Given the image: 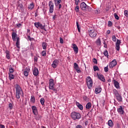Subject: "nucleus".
Wrapping results in <instances>:
<instances>
[{
	"instance_id": "bb28decb",
	"label": "nucleus",
	"mask_w": 128,
	"mask_h": 128,
	"mask_svg": "<svg viewBox=\"0 0 128 128\" xmlns=\"http://www.w3.org/2000/svg\"><path fill=\"white\" fill-rule=\"evenodd\" d=\"M6 58H8V60H10V54L9 51L6 50Z\"/></svg>"
},
{
	"instance_id": "0e129e2a",
	"label": "nucleus",
	"mask_w": 128,
	"mask_h": 128,
	"mask_svg": "<svg viewBox=\"0 0 128 128\" xmlns=\"http://www.w3.org/2000/svg\"><path fill=\"white\" fill-rule=\"evenodd\" d=\"M27 31L28 32H30V30L28 29Z\"/></svg>"
},
{
	"instance_id": "680f3d73",
	"label": "nucleus",
	"mask_w": 128,
	"mask_h": 128,
	"mask_svg": "<svg viewBox=\"0 0 128 128\" xmlns=\"http://www.w3.org/2000/svg\"><path fill=\"white\" fill-rule=\"evenodd\" d=\"M17 26H18V28H20V26H22V24H17Z\"/></svg>"
},
{
	"instance_id": "5fc2aeb1",
	"label": "nucleus",
	"mask_w": 128,
	"mask_h": 128,
	"mask_svg": "<svg viewBox=\"0 0 128 128\" xmlns=\"http://www.w3.org/2000/svg\"><path fill=\"white\" fill-rule=\"evenodd\" d=\"M58 6L59 10H60L62 8V4L60 3L58 4Z\"/></svg>"
},
{
	"instance_id": "f03ea898",
	"label": "nucleus",
	"mask_w": 128,
	"mask_h": 128,
	"mask_svg": "<svg viewBox=\"0 0 128 128\" xmlns=\"http://www.w3.org/2000/svg\"><path fill=\"white\" fill-rule=\"evenodd\" d=\"M70 116L73 120H78L82 118V114L80 112H73L71 113Z\"/></svg>"
},
{
	"instance_id": "f704fd0d",
	"label": "nucleus",
	"mask_w": 128,
	"mask_h": 128,
	"mask_svg": "<svg viewBox=\"0 0 128 128\" xmlns=\"http://www.w3.org/2000/svg\"><path fill=\"white\" fill-rule=\"evenodd\" d=\"M9 79L10 80H14V75L12 74V73H9Z\"/></svg>"
},
{
	"instance_id": "ddd939ff",
	"label": "nucleus",
	"mask_w": 128,
	"mask_h": 128,
	"mask_svg": "<svg viewBox=\"0 0 128 128\" xmlns=\"http://www.w3.org/2000/svg\"><path fill=\"white\" fill-rule=\"evenodd\" d=\"M72 48H73L74 52L76 54H78V46H76V44H72Z\"/></svg>"
},
{
	"instance_id": "c85d7f7f",
	"label": "nucleus",
	"mask_w": 128,
	"mask_h": 128,
	"mask_svg": "<svg viewBox=\"0 0 128 128\" xmlns=\"http://www.w3.org/2000/svg\"><path fill=\"white\" fill-rule=\"evenodd\" d=\"M17 8H18V10H22V8H24V6L22 4L18 3L17 4Z\"/></svg>"
},
{
	"instance_id": "6e6d98bb",
	"label": "nucleus",
	"mask_w": 128,
	"mask_h": 128,
	"mask_svg": "<svg viewBox=\"0 0 128 128\" xmlns=\"http://www.w3.org/2000/svg\"><path fill=\"white\" fill-rule=\"evenodd\" d=\"M104 48H108V45L106 44V42H104Z\"/></svg>"
},
{
	"instance_id": "f3484780",
	"label": "nucleus",
	"mask_w": 128,
	"mask_h": 128,
	"mask_svg": "<svg viewBox=\"0 0 128 128\" xmlns=\"http://www.w3.org/2000/svg\"><path fill=\"white\" fill-rule=\"evenodd\" d=\"M33 74L35 76H38V69L36 68H34L33 70Z\"/></svg>"
},
{
	"instance_id": "09e8293b",
	"label": "nucleus",
	"mask_w": 128,
	"mask_h": 128,
	"mask_svg": "<svg viewBox=\"0 0 128 128\" xmlns=\"http://www.w3.org/2000/svg\"><path fill=\"white\" fill-rule=\"evenodd\" d=\"M93 62H94V64H98V60H96V58H93Z\"/></svg>"
},
{
	"instance_id": "412c9836",
	"label": "nucleus",
	"mask_w": 128,
	"mask_h": 128,
	"mask_svg": "<svg viewBox=\"0 0 128 128\" xmlns=\"http://www.w3.org/2000/svg\"><path fill=\"white\" fill-rule=\"evenodd\" d=\"M16 46L18 48H20V37H16Z\"/></svg>"
},
{
	"instance_id": "ea45409f",
	"label": "nucleus",
	"mask_w": 128,
	"mask_h": 128,
	"mask_svg": "<svg viewBox=\"0 0 128 128\" xmlns=\"http://www.w3.org/2000/svg\"><path fill=\"white\" fill-rule=\"evenodd\" d=\"M75 10L76 12H80V6H76L75 8Z\"/></svg>"
},
{
	"instance_id": "423d86ee",
	"label": "nucleus",
	"mask_w": 128,
	"mask_h": 128,
	"mask_svg": "<svg viewBox=\"0 0 128 128\" xmlns=\"http://www.w3.org/2000/svg\"><path fill=\"white\" fill-rule=\"evenodd\" d=\"M88 32L90 38H96V34H98L96 31L92 28H89Z\"/></svg>"
},
{
	"instance_id": "f8f14e48",
	"label": "nucleus",
	"mask_w": 128,
	"mask_h": 128,
	"mask_svg": "<svg viewBox=\"0 0 128 128\" xmlns=\"http://www.w3.org/2000/svg\"><path fill=\"white\" fill-rule=\"evenodd\" d=\"M120 44H122V41L118 39L117 42L116 44V50H120Z\"/></svg>"
},
{
	"instance_id": "3c124183",
	"label": "nucleus",
	"mask_w": 128,
	"mask_h": 128,
	"mask_svg": "<svg viewBox=\"0 0 128 128\" xmlns=\"http://www.w3.org/2000/svg\"><path fill=\"white\" fill-rule=\"evenodd\" d=\"M80 2V0H75V4L76 6H78V2Z\"/></svg>"
},
{
	"instance_id": "0eeeda50",
	"label": "nucleus",
	"mask_w": 128,
	"mask_h": 128,
	"mask_svg": "<svg viewBox=\"0 0 128 128\" xmlns=\"http://www.w3.org/2000/svg\"><path fill=\"white\" fill-rule=\"evenodd\" d=\"M48 6H49V12L50 14H52L54 12V3L50 1L48 3Z\"/></svg>"
},
{
	"instance_id": "603ef678",
	"label": "nucleus",
	"mask_w": 128,
	"mask_h": 128,
	"mask_svg": "<svg viewBox=\"0 0 128 128\" xmlns=\"http://www.w3.org/2000/svg\"><path fill=\"white\" fill-rule=\"evenodd\" d=\"M60 44H64V39L62 38H60Z\"/></svg>"
},
{
	"instance_id": "f257e3e1",
	"label": "nucleus",
	"mask_w": 128,
	"mask_h": 128,
	"mask_svg": "<svg viewBox=\"0 0 128 128\" xmlns=\"http://www.w3.org/2000/svg\"><path fill=\"white\" fill-rule=\"evenodd\" d=\"M15 88L16 89V98L18 100L20 98V96H24V92L20 85H15Z\"/></svg>"
},
{
	"instance_id": "e2e57ef3",
	"label": "nucleus",
	"mask_w": 128,
	"mask_h": 128,
	"mask_svg": "<svg viewBox=\"0 0 128 128\" xmlns=\"http://www.w3.org/2000/svg\"><path fill=\"white\" fill-rule=\"evenodd\" d=\"M117 28H118V30H120V26H118L117 27Z\"/></svg>"
},
{
	"instance_id": "9d476101",
	"label": "nucleus",
	"mask_w": 128,
	"mask_h": 128,
	"mask_svg": "<svg viewBox=\"0 0 128 128\" xmlns=\"http://www.w3.org/2000/svg\"><path fill=\"white\" fill-rule=\"evenodd\" d=\"M80 8L82 10H86L88 8V5H86L84 2H82L80 4Z\"/></svg>"
},
{
	"instance_id": "a878e982",
	"label": "nucleus",
	"mask_w": 128,
	"mask_h": 128,
	"mask_svg": "<svg viewBox=\"0 0 128 128\" xmlns=\"http://www.w3.org/2000/svg\"><path fill=\"white\" fill-rule=\"evenodd\" d=\"M113 94L116 96H118L120 95V94L118 93V90L116 89H114L113 90Z\"/></svg>"
},
{
	"instance_id": "2eb2a0df",
	"label": "nucleus",
	"mask_w": 128,
	"mask_h": 128,
	"mask_svg": "<svg viewBox=\"0 0 128 128\" xmlns=\"http://www.w3.org/2000/svg\"><path fill=\"white\" fill-rule=\"evenodd\" d=\"M97 76L99 80H102V82H106V79H104V76L102 74H99L98 73Z\"/></svg>"
},
{
	"instance_id": "4468645a",
	"label": "nucleus",
	"mask_w": 128,
	"mask_h": 128,
	"mask_svg": "<svg viewBox=\"0 0 128 128\" xmlns=\"http://www.w3.org/2000/svg\"><path fill=\"white\" fill-rule=\"evenodd\" d=\"M74 68L76 70L77 72H81L82 70H80V66H78V65L76 62L74 63Z\"/></svg>"
},
{
	"instance_id": "052dcab7",
	"label": "nucleus",
	"mask_w": 128,
	"mask_h": 128,
	"mask_svg": "<svg viewBox=\"0 0 128 128\" xmlns=\"http://www.w3.org/2000/svg\"><path fill=\"white\" fill-rule=\"evenodd\" d=\"M106 34H110V30H107Z\"/></svg>"
},
{
	"instance_id": "e433bc0d",
	"label": "nucleus",
	"mask_w": 128,
	"mask_h": 128,
	"mask_svg": "<svg viewBox=\"0 0 128 128\" xmlns=\"http://www.w3.org/2000/svg\"><path fill=\"white\" fill-rule=\"evenodd\" d=\"M41 54L42 56H46V50H42V52Z\"/></svg>"
},
{
	"instance_id": "473e14b6",
	"label": "nucleus",
	"mask_w": 128,
	"mask_h": 128,
	"mask_svg": "<svg viewBox=\"0 0 128 128\" xmlns=\"http://www.w3.org/2000/svg\"><path fill=\"white\" fill-rule=\"evenodd\" d=\"M54 2L56 6H58V4H60V2H62V0H54Z\"/></svg>"
},
{
	"instance_id": "de8ad7c7",
	"label": "nucleus",
	"mask_w": 128,
	"mask_h": 128,
	"mask_svg": "<svg viewBox=\"0 0 128 128\" xmlns=\"http://www.w3.org/2000/svg\"><path fill=\"white\" fill-rule=\"evenodd\" d=\"M124 16H126V18H128V10H125L124 12Z\"/></svg>"
},
{
	"instance_id": "7ed1b4c3",
	"label": "nucleus",
	"mask_w": 128,
	"mask_h": 128,
	"mask_svg": "<svg viewBox=\"0 0 128 128\" xmlns=\"http://www.w3.org/2000/svg\"><path fill=\"white\" fill-rule=\"evenodd\" d=\"M49 90H52L56 93V89L54 87V80L52 78L49 80Z\"/></svg>"
},
{
	"instance_id": "338daca9",
	"label": "nucleus",
	"mask_w": 128,
	"mask_h": 128,
	"mask_svg": "<svg viewBox=\"0 0 128 128\" xmlns=\"http://www.w3.org/2000/svg\"><path fill=\"white\" fill-rule=\"evenodd\" d=\"M39 116V118H42V116Z\"/></svg>"
},
{
	"instance_id": "c9c22d12",
	"label": "nucleus",
	"mask_w": 128,
	"mask_h": 128,
	"mask_svg": "<svg viewBox=\"0 0 128 128\" xmlns=\"http://www.w3.org/2000/svg\"><path fill=\"white\" fill-rule=\"evenodd\" d=\"M104 54L105 56H106V58H108V50H106L104 52Z\"/></svg>"
},
{
	"instance_id": "5701e85b",
	"label": "nucleus",
	"mask_w": 128,
	"mask_h": 128,
	"mask_svg": "<svg viewBox=\"0 0 128 128\" xmlns=\"http://www.w3.org/2000/svg\"><path fill=\"white\" fill-rule=\"evenodd\" d=\"M76 105L77 106L78 108H80L81 110H84V108L82 107V105L80 104L78 102H76Z\"/></svg>"
},
{
	"instance_id": "49530a36",
	"label": "nucleus",
	"mask_w": 128,
	"mask_h": 128,
	"mask_svg": "<svg viewBox=\"0 0 128 128\" xmlns=\"http://www.w3.org/2000/svg\"><path fill=\"white\" fill-rule=\"evenodd\" d=\"M112 26V22L110 21H108V26L110 27V26Z\"/></svg>"
},
{
	"instance_id": "a18cd8bd",
	"label": "nucleus",
	"mask_w": 128,
	"mask_h": 128,
	"mask_svg": "<svg viewBox=\"0 0 128 128\" xmlns=\"http://www.w3.org/2000/svg\"><path fill=\"white\" fill-rule=\"evenodd\" d=\"M114 16L116 20H120V17L116 13L114 14Z\"/></svg>"
},
{
	"instance_id": "79ce46f5",
	"label": "nucleus",
	"mask_w": 128,
	"mask_h": 128,
	"mask_svg": "<svg viewBox=\"0 0 128 128\" xmlns=\"http://www.w3.org/2000/svg\"><path fill=\"white\" fill-rule=\"evenodd\" d=\"M13 106H12V103H10L8 104V108L10 110H12V108H13Z\"/></svg>"
},
{
	"instance_id": "20e7f679",
	"label": "nucleus",
	"mask_w": 128,
	"mask_h": 128,
	"mask_svg": "<svg viewBox=\"0 0 128 128\" xmlns=\"http://www.w3.org/2000/svg\"><path fill=\"white\" fill-rule=\"evenodd\" d=\"M86 84H87L88 88L89 89L92 88V84H93L92 79L90 76H88L86 78Z\"/></svg>"
},
{
	"instance_id": "4d7b16f0",
	"label": "nucleus",
	"mask_w": 128,
	"mask_h": 128,
	"mask_svg": "<svg viewBox=\"0 0 128 128\" xmlns=\"http://www.w3.org/2000/svg\"><path fill=\"white\" fill-rule=\"evenodd\" d=\"M56 14H54V15L53 17H52V19L54 20H56Z\"/></svg>"
},
{
	"instance_id": "9b49d317",
	"label": "nucleus",
	"mask_w": 128,
	"mask_h": 128,
	"mask_svg": "<svg viewBox=\"0 0 128 128\" xmlns=\"http://www.w3.org/2000/svg\"><path fill=\"white\" fill-rule=\"evenodd\" d=\"M32 112L34 116H38V112L36 106H32Z\"/></svg>"
},
{
	"instance_id": "c756f323",
	"label": "nucleus",
	"mask_w": 128,
	"mask_h": 128,
	"mask_svg": "<svg viewBox=\"0 0 128 128\" xmlns=\"http://www.w3.org/2000/svg\"><path fill=\"white\" fill-rule=\"evenodd\" d=\"M102 92V88H98L95 89L96 94H100V92Z\"/></svg>"
},
{
	"instance_id": "aec40b11",
	"label": "nucleus",
	"mask_w": 128,
	"mask_h": 128,
	"mask_svg": "<svg viewBox=\"0 0 128 128\" xmlns=\"http://www.w3.org/2000/svg\"><path fill=\"white\" fill-rule=\"evenodd\" d=\"M30 70L29 68H26L25 69L24 72V76H28V72H30Z\"/></svg>"
},
{
	"instance_id": "13d9d810",
	"label": "nucleus",
	"mask_w": 128,
	"mask_h": 128,
	"mask_svg": "<svg viewBox=\"0 0 128 128\" xmlns=\"http://www.w3.org/2000/svg\"><path fill=\"white\" fill-rule=\"evenodd\" d=\"M34 62H38V57H36V56H35L34 58Z\"/></svg>"
},
{
	"instance_id": "6ab92c4d",
	"label": "nucleus",
	"mask_w": 128,
	"mask_h": 128,
	"mask_svg": "<svg viewBox=\"0 0 128 128\" xmlns=\"http://www.w3.org/2000/svg\"><path fill=\"white\" fill-rule=\"evenodd\" d=\"M118 112L120 114H124V111L122 110V106H120V108L118 109Z\"/></svg>"
},
{
	"instance_id": "cd10ccee",
	"label": "nucleus",
	"mask_w": 128,
	"mask_h": 128,
	"mask_svg": "<svg viewBox=\"0 0 128 128\" xmlns=\"http://www.w3.org/2000/svg\"><path fill=\"white\" fill-rule=\"evenodd\" d=\"M108 126H109L110 128H112V126H114V123L112 122V120L108 121Z\"/></svg>"
},
{
	"instance_id": "a211bd4d",
	"label": "nucleus",
	"mask_w": 128,
	"mask_h": 128,
	"mask_svg": "<svg viewBox=\"0 0 128 128\" xmlns=\"http://www.w3.org/2000/svg\"><path fill=\"white\" fill-rule=\"evenodd\" d=\"M16 38H18V34L14 32H12V40L14 42H16Z\"/></svg>"
},
{
	"instance_id": "58836bf2",
	"label": "nucleus",
	"mask_w": 128,
	"mask_h": 128,
	"mask_svg": "<svg viewBox=\"0 0 128 128\" xmlns=\"http://www.w3.org/2000/svg\"><path fill=\"white\" fill-rule=\"evenodd\" d=\"M94 72H96V70H100L98 67L96 66H94Z\"/></svg>"
},
{
	"instance_id": "393cba45",
	"label": "nucleus",
	"mask_w": 128,
	"mask_h": 128,
	"mask_svg": "<svg viewBox=\"0 0 128 128\" xmlns=\"http://www.w3.org/2000/svg\"><path fill=\"white\" fill-rule=\"evenodd\" d=\"M28 10H34V2L31 3L28 6Z\"/></svg>"
},
{
	"instance_id": "2f4dec72",
	"label": "nucleus",
	"mask_w": 128,
	"mask_h": 128,
	"mask_svg": "<svg viewBox=\"0 0 128 128\" xmlns=\"http://www.w3.org/2000/svg\"><path fill=\"white\" fill-rule=\"evenodd\" d=\"M30 102H32V104H34L36 102V98L34 96H31Z\"/></svg>"
},
{
	"instance_id": "dca6fc26",
	"label": "nucleus",
	"mask_w": 128,
	"mask_h": 128,
	"mask_svg": "<svg viewBox=\"0 0 128 128\" xmlns=\"http://www.w3.org/2000/svg\"><path fill=\"white\" fill-rule=\"evenodd\" d=\"M112 82L115 88H120V83H118V81L116 80H113Z\"/></svg>"
},
{
	"instance_id": "72a5a7b5",
	"label": "nucleus",
	"mask_w": 128,
	"mask_h": 128,
	"mask_svg": "<svg viewBox=\"0 0 128 128\" xmlns=\"http://www.w3.org/2000/svg\"><path fill=\"white\" fill-rule=\"evenodd\" d=\"M96 44L97 46H100L102 42H100V38H98L96 40Z\"/></svg>"
},
{
	"instance_id": "7c9ffc66",
	"label": "nucleus",
	"mask_w": 128,
	"mask_h": 128,
	"mask_svg": "<svg viewBox=\"0 0 128 128\" xmlns=\"http://www.w3.org/2000/svg\"><path fill=\"white\" fill-rule=\"evenodd\" d=\"M86 108L87 110H90V108H92V103H90V102H88L86 104Z\"/></svg>"
},
{
	"instance_id": "8fccbe9b",
	"label": "nucleus",
	"mask_w": 128,
	"mask_h": 128,
	"mask_svg": "<svg viewBox=\"0 0 128 128\" xmlns=\"http://www.w3.org/2000/svg\"><path fill=\"white\" fill-rule=\"evenodd\" d=\"M14 72V68H10V72L9 74H12V72Z\"/></svg>"
},
{
	"instance_id": "c03bdc74",
	"label": "nucleus",
	"mask_w": 128,
	"mask_h": 128,
	"mask_svg": "<svg viewBox=\"0 0 128 128\" xmlns=\"http://www.w3.org/2000/svg\"><path fill=\"white\" fill-rule=\"evenodd\" d=\"M104 70L105 72H108V66L104 68Z\"/></svg>"
},
{
	"instance_id": "bf43d9fd",
	"label": "nucleus",
	"mask_w": 128,
	"mask_h": 128,
	"mask_svg": "<svg viewBox=\"0 0 128 128\" xmlns=\"http://www.w3.org/2000/svg\"><path fill=\"white\" fill-rule=\"evenodd\" d=\"M0 128H5L4 125L0 124Z\"/></svg>"
},
{
	"instance_id": "4c0bfd02",
	"label": "nucleus",
	"mask_w": 128,
	"mask_h": 128,
	"mask_svg": "<svg viewBox=\"0 0 128 128\" xmlns=\"http://www.w3.org/2000/svg\"><path fill=\"white\" fill-rule=\"evenodd\" d=\"M40 102L42 106H44V98H42L40 100Z\"/></svg>"
},
{
	"instance_id": "39448f33",
	"label": "nucleus",
	"mask_w": 128,
	"mask_h": 128,
	"mask_svg": "<svg viewBox=\"0 0 128 128\" xmlns=\"http://www.w3.org/2000/svg\"><path fill=\"white\" fill-rule=\"evenodd\" d=\"M34 26L36 28H38V30L40 28V30H45V32H46V26H42V24L40 22H35Z\"/></svg>"
},
{
	"instance_id": "69168bd1",
	"label": "nucleus",
	"mask_w": 128,
	"mask_h": 128,
	"mask_svg": "<svg viewBox=\"0 0 128 128\" xmlns=\"http://www.w3.org/2000/svg\"><path fill=\"white\" fill-rule=\"evenodd\" d=\"M41 128H46V126H42Z\"/></svg>"
},
{
	"instance_id": "774afa93",
	"label": "nucleus",
	"mask_w": 128,
	"mask_h": 128,
	"mask_svg": "<svg viewBox=\"0 0 128 128\" xmlns=\"http://www.w3.org/2000/svg\"><path fill=\"white\" fill-rule=\"evenodd\" d=\"M28 38H29V40L30 38V36H28Z\"/></svg>"
},
{
	"instance_id": "6e6552de",
	"label": "nucleus",
	"mask_w": 128,
	"mask_h": 128,
	"mask_svg": "<svg viewBox=\"0 0 128 128\" xmlns=\"http://www.w3.org/2000/svg\"><path fill=\"white\" fill-rule=\"evenodd\" d=\"M58 64H60V61L56 59L54 60L52 64V66L53 68H56L58 66Z\"/></svg>"
},
{
	"instance_id": "4be33fe9",
	"label": "nucleus",
	"mask_w": 128,
	"mask_h": 128,
	"mask_svg": "<svg viewBox=\"0 0 128 128\" xmlns=\"http://www.w3.org/2000/svg\"><path fill=\"white\" fill-rule=\"evenodd\" d=\"M46 46H48V43L46 42H42V48L43 50H46Z\"/></svg>"
},
{
	"instance_id": "1a4fd4ad",
	"label": "nucleus",
	"mask_w": 128,
	"mask_h": 128,
	"mask_svg": "<svg viewBox=\"0 0 128 128\" xmlns=\"http://www.w3.org/2000/svg\"><path fill=\"white\" fill-rule=\"evenodd\" d=\"M117 64L116 60H113L109 64V68H113L114 66H116V65Z\"/></svg>"
},
{
	"instance_id": "b1692460",
	"label": "nucleus",
	"mask_w": 128,
	"mask_h": 128,
	"mask_svg": "<svg viewBox=\"0 0 128 128\" xmlns=\"http://www.w3.org/2000/svg\"><path fill=\"white\" fill-rule=\"evenodd\" d=\"M116 100L118 102H122V98L120 94L116 96Z\"/></svg>"
},
{
	"instance_id": "37998d69",
	"label": "nucleus",
	"mask_w": 128,
	"mask_h": 128,
	"mask_svg": "<svg viewBox=\"0 0 128 128\" xmlns=\"http://www.w3.org/2000/svg\"><path fill=\"white\" fill-rule=\"evenodd\" d=\"M112 40H113V42H116V36H112Z\"/></svg>"
},
{
	"instance_id": "a19ab883",
	"label": "nucleus",
	"mask_w": 128,
	"mask_h": 128,
	"mask_svg": "<svg viewBox=\"0 0 128 128\" xmlns=\"http://www.w3.org/2000/svg\"><path fill=\"white\" fill-rule=\"evenodd\" d=\"M76 26H77L78 31L79 32H80V25H78V22H76Z\"/></svg>"
},
{
	"instance_id": "864d4df0",
	"label": "nucleus",
	"mask_w": 128,
	"mask_h": 128,
	"mask_svg": "<svg viewBox=\"0 0 128 128\" xmlns=\"http://www.w3.org/2000/svg\"><path fill=\"white\" fill-rule=\"evenodd\" d=\"M76 128H82V125L78 124L76 126Z\"/></svg>"
}]
</instances>
